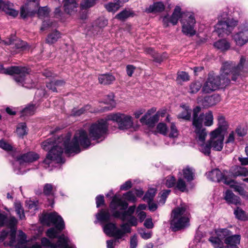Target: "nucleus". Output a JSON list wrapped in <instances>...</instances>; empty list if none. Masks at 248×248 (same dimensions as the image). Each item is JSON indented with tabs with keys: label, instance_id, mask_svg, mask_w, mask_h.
<instances>
[{
	"label": "nucleus",
	"instance_id": "obj_4",
	"mask_svg": "<svg viewBox=\"0 0 248 248\" xmlns=\"http://www.w3.org/2000/svg\"><path fill=\"white\" fill-rule=\"evenodd\" d=\"M40 220L43 224L47 226H55V228H50L46 231V235L50 238L57 237L65 227L63 220L56 212L43 214L40 217Z\"/></svg>",
	"mask_w": 248,
	"mask_h": 248
},
{
	"label": "nucleus",
	"instance_id": "obj_34",
	"mask_svg": "<svg viewBox=\"0 0 248 248\" xmlns=\"http://www.w3.org/2000/svg\"><path fill=\"white\" fill-rule=\"evenodd\" d=\"M183 176L188 182H190L194 179V170L189 166L186 167L183 170Z\"/></svg>",
	"mask_w": 248,
	"mask_h": 248
},
{
	"label": "nucleus",
	"instance_id": "obj_17",
	"mask_svg": "<svg viewBox=\"0 0 248 248\" xmlns=\"http://www.w3.org/2000/svg\"><path fill=\"white\" fill-rule=\"evenodd\" d=\"M195 134L196 139L199 145V150L205 155H209L211 153V148H212L211 143L209 140L206 143L204 142L207 136V132L203 131L200 132V131L198 130Z\"/></svg>",
	"mask_w": 248,
	"mask_h": 248
},
{
	"label": "nucleus",
	"instance_id": "obj_21",
	"mask_svg": "<svg viewBox=\"0 0 248 248\" xmlns=\"http://www.w3.org/2000/svg\"><path fill=\"white\" fill-rule=\"evenodd\" d=\"M228 172L230 174V177L233 179V186H236L235 185L234 179L237 176H246L248 175V170L246 168L241 166H236L232 170V171H228Z\"/></svg>",
	"mask_w": 248,
	"mask_h": 248
},
{
	"label": "nucleus",
	"instance_id": "obj_18",
	"mask_svg": "<svg viewBox=\"0 0 248 248\" xmlns=\"http://www.w3.org/2000/svg\"><path fill=\"white\" fill-rule=\"evenodd\" d=\"M224 139V133H217V130H214L211 133L209 141L213 150L220 151L222 149Z\"/></svg>",
	"mask_w": 248,
	"mask_h": 248
},
{
	"label": "nucleus",
	"instance_id": "obj_42",
	"mask_svg": "<svg viewBox=\"0 0 248 248\" xmlns=\"http://www.w3.org/2000/svg\"><path fill=\"white\" fill-rule=\"evenodd\" d=\"M134 13L130 10H124L118 14L115 18L120 20H124L130 16H133Z\"/></svg>",
	"mask_w": 248,
	"mask_h": 248
},
{
	"label": "nucleus",
	"instance_id": "obj_45",
	"mask_svg": "<svg viewBox=\"0 0 248 248\" xmlns=\"http://www.w3.org/2000/svg\"><path fill=\"white\" fill-rule=\"evenodd\" d=\"M156 191L154 188L149 189L144 195L143 200L147 202H151L155 195Z\"/></svg>",
	"mask_w": 248,
	"mask_h": 248
},
{
	"label": "nucleus",
	"instance_id": "obj_14",
	"mask_svg": "<svg viewBox=\"0 0 248 248\" xmlns=\"http://www.w3.org/2000/svg\"><path fill=\"white\" fill-rule=\"evenodd\" d=\"M108 124L107 120L103 119L92 124L89 128V135L93 140H96L102 138L104 139V135L108 131Z\"/></svg>",
	"mask_w": 248,
	"mask_h": 248
},
{
	"label": "nucleus",
	"instance_id": "obj_38",
	"mask_svg": "<svg viewBox=\"0 0 248 248\" xmlns=\"http://www.w3.org/2000/svg\"><path fill=\"white\" fill-rule=\"evenodd\" d=\"M116 2H110L105 5V8L109 12L115 13L122 6L119 0H115Z\"/></svg>",
	"mask_w": 248,
	"mask_h": 248
},
{
	"label": "nucleus",
	"instance_id": "obj_40",
	"mask_svg": "<svg viewBox=\"0 0 248 248\" xmlns=\"http://www.w3.org/2000/svg\"><path fill=\"white\" fill-rule=\"evenodd\" d=\"M7 45H14L15 47L17 49H24L27 46V43L21 40H16L15 41L10 40L8 42H5Z\"/></svg>",
	"mask_w": 248,
	"mask_h": 248
},
{
	"label": "nucleus",
	"instance_id": "obj_10",
	"mask_svg": "<svg viewBox=\"0 0 248 248\" xmlns=\"http://www.w3.org/2000/svg\"><path fill=\"white\" fill-rule=\"evenodd\" d=\"M128 206V203L124 201L115 197L113 199L110 207L111 209L116 210L113 213V216L116 218H120L122 221H124L129 218V216H131L133 214L135 209V206H131L129 207L126 211L120 212L117 210L120 209V210H124Z\"/></svg>",
	"mask_w": 248,
	"mask_h": 248
},
{
	"label": "nucleus",
	"instance_id": "obj_51",
	"mask_svg": "<svg viewBox=\"0 0 248 248\" xmlns=\"http://www.w3.org/2000/svg\"><path fill=\"white\" fill-rule=\"evenodd\" d=\"M189 80V76L186 72L181 71L177 73V81H187Z\"/></svg>",
	"mask_w": 248,
	"mask_h": 248
},
{
	"label": "nucleus",
	"instance_id": "obj_1",
	"mask_svg": "<svg viewBox=\"0 0 248 248\" xmlns=\"http://www.w3.org/2000/svg\"><path fill=\"white\" fill-rule=\"evenodd\" d=\"M71 137V134L67 133L58 137L57 140L55 138H49L43 142V149L49 151L43 163L48 167L52 160L56 161L58 163H63L62 157L63 149L66 154H78L80 152L79 144L85 149L91 145V140L87 133L84 130L77 131L72 141H70Z\"/></svg>",
	"mask_w": 248,
	"mask_h": 248
},
{
	"label": "nucleus",
	"instance_id": "obj_49",
	"mask_svg": "<svg viewBox=\"0 0 248 248\" xmlns=\"http://www.w3.org/2000/svg\"><path fill=\"white\" fill-rule=\"evenodd\" d=\"M27 129L26 124L25 123H21L17 127L16 132L19 136L23 137L27 134Z\"/></svg>",
	"mask_w": 248,
	"mask_h": 248
},
{
	"label": "nucleus",
	"instance_id": "obj_64",
	"mask_svg": "<svg viewBox=\"0 0 248 248\" xmlns=\"http://www.w3.org/2000/svg\"><path fill=\"white\" fill-rule=\"evenodd\" d=\"M124 198L129 201L135 202V195L132 192H128L124 195Z\"/></svg>",
	"mask_w": 248,
	"mask_h": 248
},
{
	"label": "nucleus",
	"instance_id": "obj_62",
	"mask_svg": "<svg viewBox=\"0 0 248 248\" xmlns=\"http://www.w3.org/2000/svg\"><path fill=\"white\" fill-rule=\"evenodd\" d=\"M139 233L140 234L141 237L144 239H147L150 238L152 236V233L150 232H146L143 229H140L139 231Z\"/></svg>",
	"mask_w": 248,
	"mask_h": 248
},
{
	"label": "nucleus",
	"instance_id": "obj_56",
	"mask_svg": "<svg viewBox=\"0 0 248 248\" xmlns=\"http://www.w3.org/2000/svg\"><path fill=\"white\" fill-rule=\"evenodd\" d=\"M170 131L169 134V137L176 138L178 135V131L174 123H171L170 126Z\"/></svg>",
	"mask_w": 248,
	"mask_h": 248
},
{
	"label": "nucleus",
	"instance_id": "obj_24",
	"mask_svg": "<svg viewBox=\"0 0 248 248\" xmlns=\"http://www.w3.org/2000/svg\"><path fill=\"white\" fill-rule=\"evenodd\" d=\"M39 158V155L33 152H29L22 155L18 158L20 164L23 163H30L37 160Z\"/></svg>",
	"mask_w": 248,
	"mask_h": 248
},
{
	"label": "nucleus",
	"instance_id": "obj_5",
	"mask_svg": "<svg viewBox=\"0 0 248 248\" xmlns=\"http://www.w3.org/2000/svg\"><path fill=\"white\" fill-rule=\"evenodd\" d=\"M189 213L186 205H181L172 211L170 219V228L176 232L189 225Z\"/></svg>",
	"mask_w": 248,
	"mask_h": 248
},
{
	"label": "nucleus",
	"instance_id": "obj_27",
	"mask_svg": "<svg viewBox=\"0 0 248 248\" xmlns=\"http://www.w3.org/2000/svg\"><path fill=\"white\" fill-rule=\"evenodd\" d=\"M146 51L147 53L150 54L154 58V61L160 63L168 57V55L166 53H163L162 54H160L155 52V51L152 48H146Z\"/></svg>",
	"mask_w": 248,
	"mask_h": 248
},
{
	"label": "nucleus",
	"instance_id": "obj_31",
	"mask_svg": "<svg viewBox=\"0 0 248 248\" xmlns=\"http://www.w3.org/2000/svg\"><path fill=\"white\" fill-rule=\"evenodd\" d=\"M214 46L222 51H226L230 47V44L226 39H221L215 42Z\"/></svg>",
	"mask_w": 248,
	"mask_h": 248
},
{
	"label": "nucleus",
	"instance_id": "obj_33",
	"mask_svg": "<svg viewBox=\"0 0 248 248\" xmlns=\"http://www.w3.org/2000/svg\"><path fill=\"white\" fill-rule=\"evenodd\" d=\"M183 108L184 110L177 115L178 119H182L186 121H190L191 120V109L188 107L183 106Z\"/></svg>",
	"mask_w": 248,
	"mask_h": 248
},
{
	"label": "nucleus",
	"instance_id": "obj_28",
	"mask_svg": "<svg viewBox=\"0 0 248 248\" xmlns=\"http://www.w3.org/2000/svg\"><path fill=\"white\" fill-rule=\"evenodd\" d=\"M2 10L7 14L14 17H16L18 15V11L14 9V4L9 2H5L3 1Z\"/></svg>",
	"mask_w": 248,
	"mask_h": 248
},
{
	"label": "nucleus",
	"instance_id": "obj_13",
	"mask_svg": "<svg viewBox=\"0 0 248 248\" xmlns=\"http://www.w3.org/2000/svg\"><path fill=\"white\" fill-rule=\"evenodd\" d=\"M208 178L212 181L222 183L226 185L233 186V180L230 177V174L227 170L221 172L219 169H215L207 173Z\"/></svg>",
	"mask_w": 248,
	"mask_h": 248
},
{
	"label": "nucleus",
	"instance_id": "obj_37",
	"mask_svg": "<svg viewBox=\"0 0 248 248\" xmlns=\"http://www.w3.org/2000/svg\"><path fill=\"white\" fill-rule=\"evenodd\" d=\"M14 206L15 211L18 215L19 219L21 220L25 219L24 210L21 202L19 201L15 202L14 203Z\"/></svg>",
	"mask_w": 248,
	"mask_h": 248
},
{
	"label": "nucleus",
	"instance_id": "obj_54",
	"mask_svg": "<svg viewBox=\"0 0 248 248\" xmlns=\"http://www.w3.org/2000/svg\"><path fill=\"white\" fill-rule=\"evenodd\" d=\"M170 192V190H165L162 191L159 193L160 199L158 201V203L161 204H164L165 202L167 196L169 195Z\"/></svg>",
	"mask_w": 248,
	"mask_h": 248
},
{
	"label": "nucleus",
	"instance_id": "obj_7",
	"mask_svg": "<svg viewBox=\"0 0 248 248\" xmlns=\"http://www.w3.org/2000/svg\"><path fill=\"white\" fill-rule=\"evenodd\" d=\"M125 221H128V223H124L120 225V228H118L115 223H107L103 226L104 232L109 236L121 239L125 233L131 232L130 226H136L137 225V220L133 216H129V218Z\"/></svg>",
	"mask_w": 248,
	"mask_h": 248
},
{
	"label": "nucleus",
	"instance_id": "obj_63",
	"mask_svg": "<svg viewBox=\"0 0 248 248\" xmlns=\"http://www.w3.org/2000/svg\"><path fill=\"white\" fill-rule=\"evenodd\" d=\"M52 25V22L50 20H45L43 22L42 27H41L40 30L42 31H44L49 28L51 27Z\"/></svg>",
	"mask_w": 248,
	"mask_h": 248
},
{
	"label": "nucleus",
	"instance_id": "obj_25",
	"mask_svg": "<svg viewBox=\"0 0 248 248\" xmlns=\"http://www.w3.org/2000/svg\"><path fill=\"white\" fill-rule=\"evenodd\" d=\"M63 3L64 10L68 14L71 15L77 11L78 4L76 0L66 1Z\"/></svg>",
	"mask_w": 248,
	"mask_h": 248
},
{
	"label": "nucleus",
	"instance_id": "obj_30",
	"mask_svg": "<svg viewBox=\"0 0 248 248\" xmlns=\"http://www.w3.org/2000/svg\"><path fill=\"white\" fill-rule=\"evenodd\" d=\"M65 84L63 80H54L47 83L46 85L47 88L53 92H57V88L62 87Z\"/></svg>",
	"mask_w": 248,
	"mask_h": 248
},
{
	"label": "nucleus",
	"instance_id": "obj_6",
	"mask_svg": "<svg viewBox=\"0 0 248 248\" xmlns=\"http://www.w3.org/2000/svg\"><path fill=\"white\" fill-rule=\"evenodd\" d=\"M0 72L13 75L14 79L19 85L28 88L32 87V81L30 78L29 70L25 67L15 66L4 69L3 66L0 65Z\"/></svg>",
	"mask_w": 248,
	"mask_h": 248
},
{
	"label": "nucleus",
	"instance_id": "obj_61",
	"mask_svg": "<svg viewBox=\"0 0 248 248\" xmlns=\"http://www.w3.org/2000/svg\"><path fill=\"white\" fill-rule=\"evenodd\" d=\"M38 202L29 201L26 202L27 207L31 210L35 211L38 209Z\"/></svg>",
	"mask_w": 248,
	"mask_h": 248
},
{
	"label": "nucleus",
	"instance_id": "obj_29",
	"mask_svg": "<svg viewBox=\"0 0 248 248\" xmlns=\"http://www.w3.org/2000/svg\"><path fill=\"white\" fill-rule=\"evenodd\" d=\"M165 9V5L162 2H156L149 6L145 10L148 13L161 12Z\"/></svg>",
	"mask_w": 248,
	"mask_h": 248
},
{
	"label": "nucleus",
	"instance_id": "obj_46",
	"mask_svg": "<svg viewBox=\"0 0 248 248\" xmlns=\"http://www.w3.org/2000/svg\"><path fill=\"white\" fill-rule=\"evenodd\" d=\"M96 217L101 221L107 222L110 219V214L108 211L102 210L96 215Z\"/></svg>",
	"mask_w": 248,
	"mask_h": 248
},
{
	"label": "nucleus",
	"instance_id": "obj_35",
	"mask_svg": "<svg viewBox=\"0 0 248 248\" xmlns=\"http://www.w3.org/2000/svg\"><path fill=\"white\" fill-rule=\"evenodd\" d=\"M240 235L238 234L230 235L225 240V243L228 245L237 246L240 243Z\"/></svg>",
	"mask_w": 248,
	"mask_h": 248
},
{
	"label": "nucleus",
	"instance_id": "obj_59",
	"mask_svg": "<svg viewBox=\"0 0 248 248\" xmlns=\"http://www.w3.org/2000/svg\"><path fill=\"white\" fill-rule=\"evenodd\" d=\"M234 190L239 193V194L245 199L248 200V193L244 190L243 187H234Z\"/></svg>",
	"mask_w": 248,
	"mask_h": 248
},
{
	"label": "nucleus",
	"instance_id": "obj_26",
	"mask_svg": "<svg viewBox=\"0 0 248 248\" xmlns=\"http://www.w3.org/2000/svg\"><path fill=\"white\" fill-rule=\"evenodd\" d=\"M37 9V8L33 7V4H30L27 6L26 2L25 5L21 8L20 16L23 18H26L33 14Z\"/></svg>",
	"mask_w": 248,
	"mask_h": 248
},
{
	"label": "nucleus",
	"instance_id": "obj_53",
	"mask_svg": "<svg viewBox=\"0 0 248 248\" xmlns=\"http://www.w3.org/2000/svg\"><path fill=\"white\" fill-rule=\"evenodd\" d=\"M91 106L90 105H86L78 110L74 108L72 110V114L74 116H80L82 114L84 113L86 111L89 110Z\"/></svg>",
	"mask_w": 248,
	"mask_h": 248
},
{
	"label": "nucleus",
	"instance_id": "obj_15",
	"mask_svg": "<svg viewBox=\"0 0 248 248\" xmlns=\"http://www.w3.org/2000/svg\"><path fill=\"white\" fill-rule=\"evenodd\" d=\"M107 120L115 122L119 129L121 130L129 129L133 125L132 118L124 113L111 114L108 116Z\"/></svg>",
	"mask_w": 248,
	"mask_h": 248
},
{
	"label": "nucleus",
	"instance_id": "obj_57",
	"mask_svg": "<svg viewBox=\"0 0 248 248\" xmlns=\"http://www.w3.org/2000/svg\"><path fill=\"white\" fill-rule=\"evenodd\" d=\"M0 148L7 151H10L13 150L12 146L3 140H0Z\"/></svg>",
	"mask_w": 248,
	"mask_h": 248
},
{
	"label": "nucleus",
	"instance_id": "obj_16",
	"mask_svg": "<svg viewBox=\"0 0 248 248\" xmlns=\"http://www.w3.org/2000/svg\"><path fill=\"white\" fill-rule=\"evenodd\" d=\"M41 243L47 248H75L69 238L64 234L61 235L58 238L56 244H52L47 238H42Z\"/></svg>",
	"mask_w": 248,
	"mask_h": 248
},
{
	"label": "nucleus",
	"instance_id": "obj_23",
	"mask_svg": "<svg viewBox=\"0 0 248 248\" xmlns=\"http://www.w3.org/2000/svg\"><path fill=\"white\" fill-rule=\"evenodd\" d=\"M220 96L217 94L206 96L202 100V104L205 107H209L216 105L220 102Z\"/></svg>",
	"mask_w": 248,
	"mask_h": 248
},
{
	"label": "nucleus",
	"instance_id": "obj_43",
	"mask_svg": "<svg viewBox=\"0 0 248 248\" xmlns=\"http://www.w3.org/2000/svg\"><path fill=\"white\" fill-rule=\"evenodd\" d=\"M214 248H223V243L221 240L217 236H212L209 239Z\"/></svg>",
	"mask_w": 248,
	"mask_h": 248
},
{
	"label": "nucleus",
	"instance_id": "obj_20",
	"mask_svg": "<svg viewBox=\"0 0 248 248\" xmlns=\"http://www.w3.org/2000/svg\"><path fill=\"white\" fill-rule=\"evenodd\" d=\"M154 108L149 110L147 112L141 117L140 119V122L144 124L147 125L150 127H153L155 124L158 122L159 120V115L155 114V115L151 116V113L155 111Z\"/></svg>",
	"mask_w": 248,
	"mask_h": 248
},
{
	"label": "nucleus",
	"instance_id": "obj_32",
	"mask_svg": "<svg viewBox=\"0 0 248 248\" xmlns=\"http://www.w3.org/2000/svg\"><path fill=\"white\" fill-rule=\"evenodd\" d=\"M115 78L111 74H102L99 76L98 80L100 84H109L115 80Z\"/></svg>",
	"mask_w": 248,
	"mask_h": 248
},
{
	"label": "nucleus",
	"instance_id": "obj_12",
	"mask_svg": "<svg viewBox=\"0 0 248 248\" xmlns=\"http://www.w3.org/2000/svg\"><path fill=\"white\" fill-rule=\"evenodd\" d=\"M237 24L238 21L233 18L223 19L215 26V31L219 37H224L231 34Z\"/></svg>",
	"mask_w": 248,
	"mask_h": 248
},
{
	"label": "nucleus",
	"instance_id": "obj_22",
	"mask_svg": "<svg viewBox=\"0 0 248 248\" xmlns=\"http://www.w3.org/2000/svg\"><path fill=\"white\" fill-rule=\"evenodd\" d=\"M224 198L229 204H233L234 205H240L241 201L239 197L235 196L233 192L227 190L223 193Z\"/></svg>",
	"mask_w": 248,
	"mask_h": 248
},
{
	"label": "nucleus",
	"instance_id": "obj_41",
	"mask_svg": "<svg viewBox=\"0 0 248 248\" xmlns=\"http://www.w3.org/2000/svg\"><path fill=\"white\" fill-rule=\"evenodd\" d=\"M234 214L235 217L241 220H248V215L241 208L237 207L234 211Z\"/></svg>",
	"mask_w": 248,
	"mask_h": 248
},
{
	"label": "nucleus",
	"instance_id": "obj_3",
	"mask_svg": "<svg viewBox=\"0 0 248 248\" xmlns=\"http://www.w3.org/2000/svg\"><path fill=\"white\" fill-rule=\"evenodd\" d=\"M229 65H222L220 76L209 74L203 85L202 91L205 93H210L219 88L225 87L229 85L232 80L231 78L227 73L229 70Z\"/></svg>",
	"mask_w": 248,
	"mask_h": 248
},
{
	"label": "nucleus",
	"instance_id": "obj_55",
	"mask_svg": "<svg viewBox=\"0 0 248 248\" xmlns=\"http://www.w3.org/2000/svg\"><path fill=\"white\" fill-rule=\"evenodd\" d=\"M158 132L164 135H167L168 133V127L165 124L159 123L157 124L156 127Z\"/></svg>",
	"mask_w": 248,
	"mask_h": 248
},
{
	"label": "nucleus",
	"instance_id": "obj_9",
	"mask_svg": "<svg viewBox=\"0 0 248 248\" xmlns=\"http://www.w3.org/2000/svg\"><path fill=\"white\" fill-rule=\"evenodd\" d=\"M201 107L197 106L192 110V125L194 128V132L203 131L206 132V129L203 127V123L206 126H210L213 124V115L211 111H208L205 114L200 113Z\"/></svg>",
	"mask_w": 248,
	"mask_h": 248
},
{
	"label": "nucleus",
	"instance_id": "obj_50",
	"mask_svg": "<svg viewBox=\"0 0 248 248\" xmlns=\"http://www.w3.org/2000/svg\"><path fill=\"white\" fill-rule=\"evenodd\" d=\"M95 4V0H82L80 5L82 9H86L93 6Z\"/></svg>",
	"mask_w": 248,
	"mask_h": 248
},
{
	"label": "nucleus",
	"instance_id": "obj_19",
	"mask_svg": "<svg viewBox=\"0 0 248 248\" xmlns=\"http://www.w3.org/2000/svg\"><path fill=\"white\" fill-rule=\"evenodd\" d=\"M232 39L236 45L242 46L248 42V28L244 27L239 29L237 32L232 35Z\"/></svg>",
	"mask_w": 248,
	"mask_h": 248
},
{
	"label": "nucleus",
	"instance_id": "obj_2",
	"mask_svg": "<svg viewBox=\"0 0 248 248\" xmlns=\"http://www.w3.org/2000/svg\"><path fill=\"white\" fill-rule=\"evenodd\" d=\"M181 10V8L176 6L171 16H164L163 22L164 24H166V26H168L169 22L175 25L177 23L179 19L182 18L181 22L182 24L183 32L187 35L192 36L196 32L194 29L196 23L194 15L189 12L182 13Z\"/></svg>",
	"mask_w": 248,
	"mask_h": 248
},
{
	"label": "nucleus",
	"instance_id": "obj_58",
	"mask_svg": "<svg viewBox=\"0 0 248 248\" xmlns=\"http://www.w3.org/2000/svg\"><path fill=\"white\" fill-rule=\"evenodd\" d=\"M48 13L49 10L46 7H40L38 9V15L40 18L46 16Z\"/></svg>",
	"mask_w": 248,
	"mask_h": 248
},
{
	"label": "nucleus",
	"instance_id": "obj_11",
	"mask_svg": "<svg viewBox=\"0 0 248 248\" xmlns=\"http://www.w3.org/2000/svg\"><path fill=\"white\" fill-rule=\"evenodd\" d=\"M228 65L229 70L228 73L233 81H236L241 76V73L248 69V60H246L244 56H241L240 61L237 64L233 62H226L222 65Z\"/></svg>",
	"mask_w": 248,
	"mask_h": 248
},
{
	"label": "nucleus",
	"instance_id": "obj_47",
	"mask_svg": "<svg viewBox=\"0 0 248 248\" xmlns=\"http://www.w3.org/2000/svg\"><path fill=\"white\" fill-rule=\"evenodd\" d=\"M202 84L200 82L196 81L192 82L189 86V92L190 93H196L200 90Z\"/></svg>",
	"mask_w": 248,
	"mask_h": 248
},
{
	"label": "nucleus",
	"instance_id": "obj_44",
	"mask_svg": "<svg viewBox=\"0 0 248 248\" xmlns=\"http://www.w3.org/2000/svg\"><path fill=\"white\" fill-rule=\"evenodd\" d=\"M216 233L221 240L225 239L227 237L232 234L231 232L227 229H218L216 231Z\"/></svg>",
	"mask_w": 248,
	"mask_h": 248
},
{
	"label": "nucleus",
	"instance_id": "obj_8",
	"mask_svg": "<svg viewBox=\"0 0 248 248\" xmlns=\"http://www.w3.org/2000/svg\"><path fill=\"white\" fill-rule=\"evenodd\" d=\"M17 220L15 217H10L6 219V226L11 229V232L10 236V241L7 244L4 243V245H8L15 248H25L27 242L26 235L22 231H18L17 236H16V226L17 224Z\"/></svg>",
	"mask_w": 248,
	"mask_h": 248
},
{
	"label": "nucleus",
	"instance_id": "obj_39",
	"mask_svg": "<svg viewBox=\"0 0 248 248\" xmlns=\"http://www.w3.org/2000/svg\"><path fill=\"white\" fill-rule=\"evenodd\" d=\"M60 37V33L57 31H55L48 35L46 42L49 44H52L57 41Z\"/></svg>",
	"mask_w": 248,
	"mask_h": 248
},
{
	"label": "nucleus",
	"instance_id": "obj_60",
	"mask_svg": "<svg viewBox=\"0 0 248 248\" xmlns=\"http://www.w3.org/2000/svg\"><path fill=\"white\" fill-rule=\"evenodd\" d=\"M165 183L164 184L166 185V186H174L175 183V178L173 176H168L165 180Z\"/></svg>",
	"mask_w": 248,
	"mask_h": 248
},
{
	"label": "nucleus",
	"instance_id": "obj_48",
	"mask_svg": "<svg viewBox=\"0 0 248 248\" xmlns=\"http://www.w3.org/2000/svg\"><path fill=\"white\" fill-rule=\"evenodd\" d=\"M108 99L107 100L106 103L110 104V106L108 107H105L103 111L111 110L115 107V103L113 100L114 94L112 93L109 94L108 95Z\"/></svg>",
	"mask_w": 248,
	"mask_h": 248
},
{
	"label": "nucleus",
	"instance_id": "obj_52",
	"mask_svg": "<svg viewBox=\"0 0 248 248\" xmlns=\"http://www.w3.org/2000/svg\"><path fill=\"white\" fill-rule=\"evenodd\" d=\"M35 110V106L34 105H30L26 107L22 110L23 115H31L34 114Z\"/></svg>",
	"mask_w": 248,
	"mask_h": 248
},
{
	"label": "nucleus",
	"instance_id": "obj_36",
	"mask_svg": "<svg viewBox=\"0 0 248 248\" xmlns=\"http://www.w3.org/2000/svg\"><path fill=\"white\" fill-rule=\"evenodd\" d=\"M217 120L218 127L215 130H217V133H223V132L227 129V123L225 117L222 115L218 116Z\"/></svg>",
	"mask_w": 248,
	"mask_h": 248
}]
</instances>
